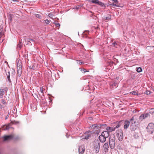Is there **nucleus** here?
<instances>
[{"instance_id":"obj_2","label":"nucleus","mask_w":154,"mask_h":154,"mask_svg":"<svg viewBox=\"0 0 154 154\" xmlns=\"http://www.w3.org/2000/svg\"><path fill=\"white\" fill-rule=\"evenodd\" d=\"M115 138L114 136H110L109 138V143L110 147L111 149L114 148L115 145Z\"/></svg>"},{"instance_id":"obj_6","label":"nucleus","mask_w":154,"mask_h":154,"mask_svg":"<svg viewBox=\"0 0 154 154\" xmlns=\"http://www.w3.org/2000/svg\"><path fill=\"white\" fill-rule=\"evenodd\" d=\"M94 146L96 152L98 153L99 151L100 148V142L98 140H96L94 141Z\"/></svg>"},{"instance_id":"obj_27","label":"nucleus","mask_w":154,"mask_h":154,"mask_svg":"<svg viewBox=\"0 0 154 154\" xmlns=\"http://www.w3.org/2000/svg\"><path fill=\"white\" fill-rule=\"evenodd\" d=\"M149 112L151 114L154 113V108H151L149 110Z\"/></svg>"},{"instance_id":"obj_42","label":"nucleus","mask_w":154,"mask_h":154,"mask_svg":"<svg viewBox=\"0 0 154 154\" xmlns=\"http://www.w3.org/2000/svg\"><path fill=\"white\" fill-rule=\"evenodd\" d=\"M112 45H114V46H115V45H117V43L116 42H114L112 43Z\"/></svg>"},{"instance_id":"obj_22","label":"nucleus","mask_w":154,"mask_h":154,"mask_svg":"<svg viewBox=\"0 0 154 154\" xmlns=\"http://www.w3.org/2000/svg\"><path fill=\"white\" fill-rule=\"evenodd\" d=\"M22 46V42L21 40L19 41V42L18 44L17 45V47L19 48H20Z\"/></svg>"},{"instance_id":"obj_18","label":"nucleus","mask_w":154,"mask_h":154,"mask_svg":"<svg viewBox=\"0 0 154 154\" xmlns=\"http://www.w3.org/2000/svg\"><path fill=\"white\" fill-rule=\"evenodd\" d=\"M111 18V15L110 14H108L107 16H105L103 17V19L104 20H109Z\"/></svg>"},{"instance_id":"obj_31","label":"nucleus","mask_w":154,"mask_h":154,"mask_svg":"<svg viewBox=\"0 0 154 154\" xmlns=\"http://www.w3.org/2000/svg\"><path fill=\"white\" fill-rule=\"evenodd\" d=\"M145 94H147V95H149V94H150V91H145V93H144Z\"/></svg>"},{"instance_id":"obj_46","label":"nucleus","mask_w":154,"mask_h":154,"mask_svg":"<svg viewBox=\"0 0 154 154\" xmlns=\"http://www.w3.org/2000/svg\"><path fill=\"white\" fill-rule=\"evenodd\" d=\"M8 118L7 116L5 118V119H7Z\"/></svg>"},{"instance_id":"obj_1","label":"nucleus","mask_w":154,"mask_h":154,"mask_svg":"<svg viewBox=\"0 0 154 154\" xmlns=\"http://www.w3.org/2000/svg\"><path fill=\"white\" fill-rule=\"evenodd\" d=\"M123 123V121L116 122L115 123V125L113 127H107L106 130L109 132H111L112 131H115L116 129L119 128L121 125H122Z\"/></svg>"},{"instance_id":"obj_28","label":"nucleus","mask_w":154,"mask_h":154,"mask_svg":"<svg viewBox=\"0 0 154 154\" xmlns=\"http://www.w3.org/2000/svg\"><path fill=\"white\" fill-rule=\"evenodd\" d=\"M110 6H116V7H119V5H116V4H114V3H112L110 5Z\"/></svg>"},{"instance_id":"obj_19","label":"nucleus","mask_w":154,"mask_h":154,"mask_svg":"<svg viewBox=\"0 0 154 154\" xmlns=\"http://www.w3.org/2000/svg\"><path fill=\"white\" fill-rule=\"evenodd\" d=\"M6 75H7V79H8V80L10 82H11V80L10 78V72H8L7 73L6 72Z\"/></svg>"},{"instance_id":"obj_25","label":"nucleus","mask_w":154,"mask_h":154,"mask_svg":"<svg viewBox=\"0 0 154 154\" xmlns=\"http://www.w3.org/2000/svg\"><path fill=\"white\" fill-rule=\"evenodd\" d=\"M142 70L141 68L139 67L137 68V71L138 72H142Z\"/></svg>"},{"instance_id":"obj_12","label":"nucleus","mask_w":154,"mask_h":154,"mask_svg":"<svg viewBox=\"0 0 154 154\" xmlns=\"http://www.w3.org/2000/svg\"><path fill=\"white\" fill-rule=\"evenodd\" d=\"M90 132V131H88L86 132L85 134L83 136V139H88L90 136V134H89V133Z\"/></svg>"},{"instance_id":"obj_33","label":"nucleus","mask_w":154,"mask_h":154,"mask_svg":"<svg viewBox=\"0 0 154 154\" xmlns=\"http://www.w3.org/2000/svg\"><path fill=\"white\" fill-rule=\"evenodd\" d=\"M54 16V15L53 14H52V13H50L48 14V16H49V17L51 18L53 16Z\"/></svg>"},{"instance_id":"obj_9","label":"nucleus","mask_w":154,"mask_h":154,"mask_svg":"<svg viewBox=\"0 0 154 154\" xmlns=\"http://www.w3.org/2000/svg\"><path fill=\"white\" fill-rule=\"evenodd\" d=\"M149 116V114L148 113L142 114L139 117V119L142 121L143 119L148 117Z\"/></svg>"},{"instance_id":"obj_34","label":"nucleus","mask_w":154,"mask_h":154,"mask_svg":"<svg viewBox=\"0 0 154 154\" xmlns=\"http://www.w3.org/2000/svg\"><path fill=\"white\" fill-rule=\"evenodd\" d=\"M45 22L47 24H48L50 23V22L48 20H45Z\"/></svg>"},{"instance_id":"obj_10","label":"nucleus","mask_w":154,"mask_h":154,"mask_svg":"<svg viewBox=\"0 0 154 154\" xmlns=\"http://www.w3.org/2000/svg\"><path fill=\"white\" fill-rule=\"evenodd\" d=\"M130 122L128 120H126L124 123V128L125 129H127L130 125Z\"/></svg>"},{"instance_id":"obj_5","label":"nucleus","mask_w":154,"mask_h":154,"mask_svg":"<svg viewBox=\"0 0 154 154\" xmlns=\"http://www.w3.org/2000/svg\"><path fill=\"white\" fill-rule=\"evenodd\" d=\"M147 131L150 134H152L154 130V124L151 123H149L146 128Z\"/></svg>"},{"instance_id":"obj_7","label":"nucleus","mask_w":154,"mask_h":154,"mask_svg":"<svg viewBox=\"0 0 154 154\" xmlns=\"http://www.w3.org/2000/svg\"><path fill=\"white\" fill-rule=\"evenodd\" d=\"M134 117H133L131 119H130V121H132L133 122H134V123H132L131 125H130V128L131 131H134L137 128V126L135 125L136 121H134Z\"/></svg>"},{"instance_id":"obj_45","label":"nucleus","mask_w":154,"mask_h":154,"mask_svg":"<svg viewBox=\"0 0 154 154\" xmlns=\"http://www.w3.org/2000/svg\"><path fill=\"white\" fill-rule=\"evenodd\" d=\"M12 1H13V2H17L18 1L17 0H12Z\"/></svg>"},{"instance_id":"obj_38","label":"nucleus","mask_w":154,"mask_h":154,"mask_svg":"<svg viewBox=\"0 0 154 154\" xmlns=\"http://www.w3.org/2000/svg\"><path fill=\"white\" fill-rule=\"evenodd\" d=\"M43 88H40V92L42 93L43 92Z\"/></svg>"},{"instance_id":"obj_3","label":"nucleus","mask_w":154,"mask_h":154,"mask_svg":"<svg viewBox=\"0 0 154 154\" xmlns=\"http://www.w3.org/2000/svg\"><path fill=\"white\" fill-rule=\"evenodd\" d=\"M21 64V61L20 60H18L17 64V69L18 75L19 77L21 75L22 73V66Z\"/></svg>"},{"instance_id":"obj_13","label":"nucleus","mask_w":154,"mask_h":154,"mask_svg":"<svg viewBox=\"0 0 154 154\" xmlns=\"http://www.w3.org/2000/svg\"><path fill=\"white\" fill-rule=\"evenodd\" d=\"M85 150V148L83 146H80L79 149V154H83Z\"/></svg>"},{"instance_id":"obj_37","label":"nucleus","mask_w":154,"mask_h":154,"mask_svg":"<svg viewBox=\"0 0 154 154\" xmlns=\"http://www.w3.org/2000/svg\"><path fill=\"white\" fill-rule=\"evenodd\" d=\"M55 25L57 27H59L60 26V25L59 23H55Z\"/></svg>"},{"instance_id":"obj_39","label":"nucleus","mask_w":154,"mask_h":154,"mask_svg":"<svg viewBox=\"0 0 154 154\" xmlns=\"http://www.w3.org/2000/svg\"><path fill=\"white\" fill-rule=\"evenodd\" d=\"M89 32V31L88 30L86 31H85V32H84V34H85L86 35H87V33H88Z\"/></svg>"},{"instance_id":"obj_32","label":"nucleus","mask_w":154,"mask_h":154,"mask_svg":"<svg viewBox=\"0 0 154 154\" xmlns=\"http://www.w3.org/2000/svg\"><path fill=\"white\" fill-rule=\"evenodd\" d=\"M35 16H36V17L37 18H38L40 19L41 18V15H40L39 14H36Z\"/></svg>"},{"instance_id":"obj_36","label":"nucleus","mask_w":154,"mask_h":154,"mask_svg":"<svg viewBox=\"0 0 154 154\" xmlns=\"http://www.w3.org/2000/svg\"><path fill=\"white\" fill-rule=\"evenodd\" d=\"M2 30H0V37L3 35V33L2 32Z\"/></svg>"},{"instance_id":"obj_21","label":"nucleus","mask_w":154,"mask_h":154,"mask_svg":"<svg viewBox=\"0 0 154 154\" xmlns=\"http://www.w3.org/2000/svg\"><path fill=\"white\" fill-rule=\"evenodd\" d=\"M4 91L3 89H0V98H2L4 94Z\"/></svg>"},{"instance_id":"obj_41","label":"nucleus","mask_w":154,"mask_h":154,"mask_svg":"<svg viewBox=\"0 0 154 154\" xmlns=\"http://www.w3.org/2000/svg\"><path fill=\"white\" fill-rule=\"evenodd\" d=\"M29 68L30 69H33V66H29Z\"/></svg>"},{"instance_id":"obj_11","label":"nucleus","mask_w":154,"mask_h":154,"mask_svg":"<svg viewBox=\"0 0 154 154\" xmlns=\"http://www.w3.org/2000/svg\"><path fill=\"white\" fill-rule=\"evenodd\" d=\"M13 136L12 135L5 136L3 137L4 141H7L10 140L13 138Z\"/></svg>"},{"instance_id":"obj_44","label":"nucleus","mask_w":154,"mask_h":154,"mask_svg":"<svg viewBox=\"0 0 154 154\" xmlns=\"http://www.w3.org/2000/svg\"><path fill=\"white\" fill-rule=\"evenodd\" d=\"M99 125H101V127L102 126H106V125L104 124H99Z\"/></svg>"},{"instance_id":"obj_24","label":"nucleus","mask_w":154,"mask_h":154,"mask_svg":"<svg viewBox=\"0 0 154 154\" xmlns=\"http://www.w3.org/2000/svg\"><path fill=\"white\" fill-rule=\"evenodd\" d=\"M131 93L133 95H138L139 94L135 91H133L131 92Z\"/></svg>"},{"instance_id":"obj_35","label":"nucleus","mask_w":154,"mask_h":154,"mask_svg":"<svg viewBox=\"0 0 154 154\" xmlns=\"http://www.w3.org/2000/svg\"><path fill=\"white\" fill-rule=\"evenodd\" d=\"M112 1L114 2L115 3V4L116 5L118 4V1L117 0H112Z\"/></svg>"},{"instance_id":"obj_4","label":"nucleus","mask_w":154,"mask_h":154,"mask_svg":"<svg viewBox=\"0 0 154 154\" xmlns=\"http://www.w3.org/2000/svg\"><path fill=\"white\" fill-rule=\"evenodd\" d=\"M116 136L120 141L122 140L123 139V131L122 129H119L116 131Z\"/></svg>"},{"instance_id":"obj_40","label":"nucleus","mask_w":154,"mask_h":154,"mask_svg":"<svg viewBox=\"0 0 154 154\" xmlns=\"http://www.w3.org/2000/svg\"><path fill=\"white\" fill-rule=\"evenodd\" d=\"M82 71H83L84 73H85V72H86L87 71H86V69H82Z\"/></svg>"},{"instance_id":"obj_30","label":"nucleus","mask_w":154,"mask_h":154,"mask_svg":"<svg viewBox=\"0 0 154 154\" xmlns=\"http://www.w3.org/2000/svg\"><path fill=\"white\" fill-rule=\"evenodd\" d=\"M83 6L82 4H81L77 6L76 8H75L76 9H80L81 7H82Z\"/></svg>"},{"instance_id":"obj_20","label":"nucleus","mask_w":154,"mask_h":154,"mask_svg":"<svg viewBox=\"0 0 154 154\" xmlns=\"http://www.w3.org/2000/svg\"><path fill=\"white\" fill-rule=\"evenodd\" d=\"M10 126L9 125H4L2 127V129L4 130H6L8 129L9 128Z\"/></svg>"},{"instance_id":"obj_29","label":"nucleus","mask_w":154,"mask_h":154,"mask_svg":"<svg viewBox=\"0 0 154 154\" xmlns=\"http://www.w3.org/2000/svg\"><path fill=\"white\" fill-rule=\"evenodd\" d=\"M117 85V83L116 82H114L112 84L110 85V87L111 88L112 87L116 86Z\"/></svg>"},{"instance_id":"obj_17","label":"nucleus","mask_w":154,"mask_h":154,"mask_svg":"<svg viewBox=\"0 0 154 154\" xmlns=\"http://www.w3.org/2000/svg\"><path fill=\"white\" fill-rule=\"evenodd\" d=\"M91 128L93 129H95L96 128H101V125H99V124H94L92 125Z\"/></svg>"},{"instance_id":"obj_16","label":"nucleus","mask_w":154,"mask_h":154,"mask_svg":"<svg viewBox=\"0 0 154 154\" xmlns=\"http://www.w3.org/2000/svg\"><path fill=\"white\" fill-rule=\"evenodd\" d=\"M101 134L106 138L108 137L109 136V132L107 131L102 132Z\"/></svg>"},{"instance_id":"obj_15","label":"nucleus","mask_w":154,"mask_h":154,"mask_svg":"<svg viewBox=\"0 0 154 154\" xmlns=\"http://www.w3.org/2000/svg\"><path fill=\"white\" fill-rule=\"evenodd\" d=\"M103 150L105 152H106L108 150L109 148V145L108 143H105L104 144L103 146Z\"/></svg>"},{"instance_id":"obj_26","label":"nucleus","mask_w":154,"mask_h":154,"mask_svg":"<svg viewBox=\"0 0 154 154\" xmlns=\"http://www.w3.org/2000/svg\"><path fill=\"white\" fill-rule=\"evenodd\" d=\"M76 61L77 62V63L79 65H81L84 63L83 62L80 60H76Z\"/></svg>"},{"instance_id":"obj_8","label":"nucleus","mask_w":154,"mask_h":154,"mask_svg":"<svg viewBox=\"0 0 154 154\" xmlns=\"http://www.w3.org/2000/svg\"><path fill=\"white\" fill-rule=\"evenodd\" d=\"M88 2H91L93 3L98 4L102 7L105 6L104 5L103 3L99 1L98 0H88Z\"/></svg>"},{"instance_id":"obj_43","label":"nucleus","mask_w":154,"mask_h":154,"mask_svg":"<svg viewBox=\"0 0 154 154\" xmlns=\"http://www.w3.org/2000/svg\"><path fill=\"white\" fill-rule=\"evenodd\" d=\"M30 41H34V40L31 38H29L28 39V41L30 42Z\"/></svg>"},{"instance_id":"obj_23","label":"nucleus","mask_w":154,"mask_h":154,"mask_svg":"<svg viewBox=\"0 0 154 154\" xmlns=\"http://www.w3.org/2000/svg\"><path fill=\"white\" fill-rule=\"evenodd\" d=\"M11 123L13 124H17L19 123V122L16 121L15 120H12L11 122Z\"/></svg>"},{"instance_id":"obj_14","label":"nucleus","mask_w":154,"mask_h":154,"mask_svg":"<svg viewBox=\"0 0 154 154\" xmlns=\"http://www.w3.org/2000/svg\"><path fill=\"white\" fill-rule=\"evenodd\" d=\"M99 139L101 142L104 143L105 142L106 138L101 134L99 136Z\"/></svg>"},{"instance_id":"obj_47","label":"nucleus","mask_w":154,"mask_h":154,"mask_svg":"<svg viewBox=\"0 0 154 154\" xmlns=\"http://www.w3.org/2000/svg\"><path fill=\"white\" fill-rule=\"evenodd\" d=\"M153 91H154V89H153Z\"/></svg>"}]
</instances>
